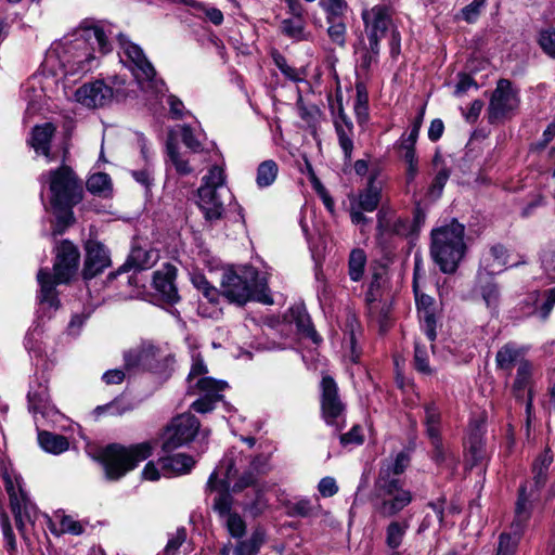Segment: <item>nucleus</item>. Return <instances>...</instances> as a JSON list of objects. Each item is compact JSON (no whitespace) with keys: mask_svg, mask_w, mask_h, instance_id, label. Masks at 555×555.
I'll return each instance as SVG.
<instances>
[{"mask_svg":"<svg viewBox=\"0 0 555 555\" xmlns=\"http://www.w3.org/2000/svg\"><path fill=\"white\" fill-rule=\"evenodd\" d=\"M158 257L159 255L156 249L134 245L126 264L137 270H145L153 267L157 262Z\"/></svg>","mask_w":555,"mask_h":555,"instance_id":"e433bc0d","label":"nucleus"},{"mask_svg":"<svg viewBox=\"0 0 555 555\" xmlns=\"http://www.w3.org/2000/svg\"><path fill=\"white\" fill-rule=\"evenodd\" d=\"M421 323L422 328L428 338V340L434 341L437 337L436 326L437 321L434 312L431 310H426L421 314Z\"/></svg>","mask_w":555,"mask_h":555,"instance_id":"e2e57ef3","label":"nucleus"},{"mask_svg":"<svg viewBox=\"0 0 555 555\" xmlns=\"http://www.w3.org/2000/svg\"><path fill=\"white\" fill-rule=\"evenodd\" d=\"M541 266L550 279L555 280V243H550L541 254Z\"/></svg>","mask_w":555,"mask_h":555,"instance_id":"5fc2aeb1","label":"nucleus"},{"mask_svg":"<svg viewBox=\"0 0 555 555\" xmlns=\"http://www.w3.org/2000/svg\"><path fill=\"white\" fill-rule=\"evenodd\" d=\"M335 131L345 160L350 162L353 152V127L341 128L340 126H337V128H335Z\"/></svg>","mask_w":555,"mask_h":555,"instance_id":"09e8293b","label":"nucleus"},{"mask_svg":"<svg viewBox=\"0 0 555 555\" xmlns=\"http://www.w3.org/2000/svg\"><path fill=\"white\" fill-rule=\"evenodd\" d=\"M112 35L111 25L85 21L48 51L44 64L53 68L54 61H59L60 67L76 69L107 66V60L114 57L109 41Z\"/></svg>","mask_w":555,"mask_h":555,"instance_id":"f03ea898","label":"nucleus"},{"mask_svg":"<svg viewBox=\"0 0 555 555\" xmlns=\"http://www.w3.org/2000/svg\"><path fill=\"white\" fill-rule=\"evenodd\" d=\"M111 263L108 250L96 241L86 243L85 279H92Z\"/></svg>","mask_w":555,"mask_h":555,"instance_id":"b1692460","label":"nucleus"},{"mask_svg":"<svg viewBox=\"0 0 555 555\" xmlns=\"http://www.w3.org/2000/svg\"><path fill=\"white\" fill-rule=\"evenodd\" d=\"M112 86L103 81L86 83L75 92V99L88 108L104 106L111 99L118 101L126 99L134 92L138 87L147 99L158 98L167 91L166 83L157 75V72H131L130 79L126 73L114 75L111 78Z\"/></svg>","mask_w":555,"mask_h":555,"instance_id":"7ed1b4c3","label":"nucleus"},{"mask_svg":"<svg viewBox=\"0 0 555 555\" xmlns=\"http://www.w3.org/2000/svg\"><path fill=\"white\" fill-rule=\"evenodd\" d=\"M24 345L31 357L42 358L46 356L43 330L40 325H35L27 332L24 339Z\"/></svg>","mask_w":555,"mask_h":555,"instance_id":"a19ab883","label":"nucleus"},{"mask_svg":"<svg viewBox=\"0 0 555 555\" xmlns=\"http://www.w3.org/2000/svg\"><path fill=\"white\" fill-rule=\"evenodd\" d=\"M314 506L310 499L304 498L289 506L291 516L309 517L313 514Z\"/></svg>","mask_w":555,"mask_h":555,"instance_id":"338daca9","label":"nucleus"},{"mask_svg":"<svg viewBox=\"0 0 555 555\" xmlns=\"http://www.w3.org/2000/svg\"><path fill=\"white\" fill-rule=\"evenodd\" d=\"M55 517L60 519V529L56 528L54 521L47 514H41L39 512L38 520L42 518L50 531L56 535L62 533L79 535L83 532L82 525L75 520L72 516L59 512L56 513Z\"/></svg>","mask_w":555,"mask_h":555,"instance_id":"f704fd0d","label":"nucleus"},{"mask_svg":"<svg viewBox=\"0 0 555 555\" xmlns=\"http://www.w3.org/2000/svg\"><path fill=\"white\" fill-rule=\"evenodd\" d=\"M264 542V532L256 529L247 540L240 541L234 550L235 555H257Z\"/></svg>","mask_w":555,"mask_h":555,"instance_id":"c03bdc74","label":"nucleus"},{"mask_svg":"<svg viewBox=\"0 0 555 555\" xmlns=\"http://www.w3.org/2000/svg\"><path fill=\"white\" fill-rule=\"evenodd\" d=\"M507 249L502 244L492 245L483 251L478 271L494 276L504 271L507 264Z\"/></svg>","mask_w":555,"mask_h":555,"instance_id":"c756f323","label":"nucleus"},{"mask_svg":"<svg viewBox=\"0 0 555 555\" xmlns=\"http://www.w3.org/2000/svg\"><path fill=\"white\" fill-rule=\"evenodd\" d=\"M87 190L94 195L108 197L112 194V180L107 173H93L87 180Z\"/></svg>","mask_w":555,"mask_h":555,"instance_id":"37998d69","label":"nucleus"},{"mask_svg":"<svg viewBox=\"0 0 555 555\" xmlns=\"http://www.w3.org/2000/svg\"><path fill=\"white\" fill-rule=\"evenodd\" d=\"M321 5L326 12L327 21L345 20L348 10V4L345 0H324Z\"/></svg>","mask_w":555,"mask_h":555,"instance_id":"3c124183","label":"nucleus"},{"mask_svg":"<svg viewBox=\"0 0 555 555\" xmlns=\"http://www.w3.org/2000/svg\"><path fill=\"white\" fill-rule=\"evenodd\" d=\"M327 34L332 41L340 47L344 46L346 35L345 20L327 21Z\"/></svg>","mask_w":555,"mask_h":555,"instance_id":"680f3d73","label":"nucleus"},{"mask_svg":"<svg viewBox=\"0 0 555 555\" xmlns=\"http://www.w3.org/2000/svg\"><path fill=\"white\" fill-rule=\"evenodd\" d=\"M403 151L402 159L406 165L405 181L411 184L418 175V158L415 147H400Z\"/></svg>","mask_w":555,"mask_h":555,"instance_id":"49530a36","label":"nucleus"},{"mask_svg":"<svg viewBox=\"0 0 555 555\" xmlns=\"http://www.w3.org/2000/svg\"><path fill=\"white\" fill-rule=\"evenodd\" d=\"M367 257L362 248H353L348 258V275L352 282H360L365 273Z\"/></svg>","mask_w":555,"mask_h":555,"instance_id":"ea45409f","label":"nucleus"},{"mask_svg":"<svg viewBox=\"0 0 555 555\" xmlns=\"http://www.w3.org/2000/svg\"><path fill=\"white\" fill-rule=\"evenodd\" d=\"M55 127L51 122L38 125L34 127L29 143L35 150L36 154H40L47 157L50 162L52 160L50 154V143L54 135Z\"/></svg>","mask_w":555,"mask_h":555,"instance_id":"72a5a7b5","label":"nucleus"},{"mask_svg":"<svg viewBox=\"0 0 555 555\" xmlns=\"http://www.w3.org/2000/svg\"><path fill=\"white\" fill-rule=\"evenodd\" d=\"M474 294L479 295L492 315H498L501 302V292L494 276L477 271Z\"/></svg>","mask_w":555,"mask_h":555,"instance_id":"5701e85b","label":"nucleus"},{"mask_svg":"<svg viewBox=\"0 0 555 555\" xmlns=\"http://www.w3.org/2000/svg\"><path fill=\"white\" fill-rule=\"evenodd\" d=\"M121 53L119 54L120 62L132 69H154L151 62L146 57L143 50L125 35L118 36Z\"/></svg>","mask_w":555,"mask_h":555,"instance_id":"cd10ccee","label":"nucleus"},{"mask_svg":"<svg viewBox=\"0 0 555 555\" xmlns=\"http://www.w3.org/2000/svg\"><path fill=\"white\" fill-rule=\"evenodd\" d=\"M287 324H295L297 331L305 337L310 338L314 344L321 341V337L314 330L311 319L304 306H293L284 315V320H269L262 327L266 340L257 339L258 350H282L286 343L282 339L288 336Z\"/></svg>","mask_w":555,"mask_h":555,"instance_id":"6e6552de","label":"nucleus"},{"mask_svg":"<svg viewBox=\"0 0 555 555\" xmlns=\"http://www.w3.org/2000/svg\"><path fill=\"white\" fill-rule=\"evenodd\" d=\"M529 519L520 518L517 509H515V517L509 532H503L500 535L496 555H513L515 553Z\"/></svg>","mask_w":555,"mask_h":555,"instance_id":"7c9ffc66","label":"nucleus"},{"mask_svg":"<svg viewBox=\"0 0 555 555\" xmlns=\"http://www.w3.org/2000/svg\"><path fill=\"white\" fill-rule=\"evenodd\" d=\"M519 354V350L514 344H505L496 353V366L501 370L511 371Z\"/></svg>","mask_w":555,"mask_h":555,"instance_id":"a18cd8bd","label":"nucleus"},{"mask_svg":"<svg viewBox=\"0 0 555 555\" xmlns=\"http://www.w3.org/2000/svg\"><path fill=\"white\" fill-rule=\"evenodd\" d=\"M281 28L283 34L293 39L300 40L304 38V22L300 18L284 20Z\"/></svg>","mask_w":555,"mask_h":555,"instance_id":"0e129e2a","label":"nucleus"},{"mask_svg":"<svg viewBox=\"0 0 555 555\" xmlns=\"http://www.w3.org/2000/svg\"><path fill=\"white\" fill-rule=\"evenodd\" d=\"M186 540V530L181 527L178 528L173 533L169 535L168 542L165 546L164 553L165 555H176L180 548V546Z\"/></svg>","mask_w":555,"mask_h":555,"instance_id":"13d9d810","label":"nucleus"},{"mask_svg":"<svg viewBox=\"0 0 555 555\" xmlns=\"http://www.w3.org/2000/svg\"><path fill=\"white\" fill-rule=\"evenodd\" d=\"M29 409L35 413L41 415L49 414L53 406L50 403V396L48 391V379L42 376H36L30 383L28 391Z\"/></svg>","mask_w":555,"mask_h":555,"instance_id":"bb28decb","label":"nucleus"},{"mask_svg":"<svg viewBox=\"0 0 555 555\" xmlns=\"http://www.w3.org/2000/svg\"><path fill=\"white\" fill-rule=\"evenodd\" d=\"M199 135L201 133L197 129L190 125H177L169 130L166 150L167 155L178 173L188 175L192 171L188 160L184 159L179 152L178 141L181 140L189 150L196 153L202 150V143L198 139Z\"/></svg>","mask_w":555,"mask_h":555,"instance_id":"2eb2a0df","label":"nucleus"},{"mask_svg":"<svg viewBox=\"0 0 555 555\" xmlns=\"http://www.w3.org/2000/svg\"><path fill=\"white\" fill-rule=\"evenodd\" d=\"M38 442L43 451L54 455H59L69 448L66 437L47 430L38 433Z\"/></svg>","mask_w":555,"mask_h":555,"instance_id":"58836bf2","label":"nucleus"},{"mask_svg":"<svg viewBox=\"0 0 555 555\" xmlns=\"http://www.w3.org/2000/svg\"><path fill=\"white\" fill-rule=\"evenodd\" d=\"M162 474L165 477L179 476L188 474L193 468L195 461L192 456L184 453L163 456L159 459Z\"/></svg>","mask_w":555,"mask_h":555,"instance_id":"473e14b6","label":"nucleus"},{"mask_svg":"<svg viewBox=\"0 0 555 555\" xmlns=\"http://www.w3.org/2000/svg\"><path fill=\"white\" fill-rule=\"evenodd\" d=\"M210 273L219 280L221 294L230 302L244 305L254 300L266 305L273 304L266 274L250 264L222 269L210 267Z\"/></svg>","mask_w":555,"mask_h":555,"instance_id":"20e7f679","label":"nucleus"},{"mask_svg":"<svg viewBox=\"0 0 555 555\" xmlns=\"http://www.w3.org/2000/svg\"><path fill=\"white\" fill-rule=\"evenodd\" d=\"M425 115V107H422L417 114V116L414 118L410 132L405 137V134H402L398 142L399 147H415V144L418 139L420 130L422 128V124L424 120Z\"/></svg>","mask_w":555,"mask_h":555,"instance_id":"de8ad7c7","label":"nucleus"},{"mask_svg":"<svg viewBox=\"0 0 555 555\" xmlns=\"http://www.w3.org/2000/svg\"><path fill=\"white\" fill-rule=\"evenodd\" d=\"M79 251L77 247L68 241H64L57 247L56 258L53 266L54 273L51 274L47 269H40L37 280L40 285L39 301L52 309H57L59 298L55 287L59 284L69 282L75 275L79 264Z\"/></svg>","mask_w":555,"mask_h":555,"instance_id":"0eeeda50","label":"nucleus"},{"mask_svg":"<svg viewBox=\"0 0 555 555\" xmlns=\"http://www.w3.org/2000/svg\"><path fill=\"white\" fill-rule=\"evenodd\" d=\"M321 417L327 426L339 431L346 421L347 404L343 400L335 379L324 375L319 385Z\"/></svg>","mask_w":555,"mask_h":555,"instance_id":"4468645a","label":"nucleus"},{"mask_svg":"<svg viewBox=\"0 0 555 555\" xmlns=\"http://www.w3.org/2000/svg\"><path fill=\"white\" fill-rule=\"evenodd\" d=\"M210 227L214 220L222 219L225 224H244L242 206L225 184L224 159L215 142L210 141Z\"/></svg>","mask_w":555,"mask_h":555,"instance_id":"39448f33","label":"nucleus"},{"mask_svg":"<svg viewBox=\"0 0 555 555\" xmlns=\"http://www.w3.org/2000/svg\"><path fill=\"white\" fill-rule=\"evenodd\" d=\"M176 357L167 345H155L143 341L124 353V364L127 371L141 369L167 378L173 371Z\"/></svg>","mask_w":555,"mask_h":555,"instance_id":"9d476101","label":"nucleus"},{"mask_svg":"<svg viewBox=\"0 0 555 555\" xmlns=\"http://www.w3.org/2000/svg\"><path fill=\"white\" fill-rule=\"evenodd\" d=\"M2 477L10 498V505L17 530L22 535H25L27 526H34L38 521L39 511L25 491L23 479L20 475L13 470L5 469Z\"/></svg>","mask_w":555,"mask_h":555,"instance_id":"f8f14e48","label":"nucleus"},{"mask_svg":"<svg viewBox=\"0 0 555 555\" xmlns=\"http://www.w3.org/2000/svg\"><path fill=\"white\" fill-rule=\"evenodd\" d=\"M377 230L380 234L406 237L412 232V225L408 218L395 217L385 210L377 214Z\"/></svg>","mask_w":555,"mask_h":555,"instance_id":"2f4dec72","label":"nucleus"},{"mask_svg":"<svg viewBox=\"0 0 555 555\" xmlns=\"http://www.w3.org/2000/svg\"><path fill=\"white\" fill-rule=\"evenodd\" d=\"M519 96L512 83L506 79H500L492 91L487 108L489 124H503L511 119L519 107Z\"/></svg>","mask_w":555,"mask_h":555,"instance_id":"dca6fc26","label":"nucleus"},{"mask_svg":"<svg viewBox=\"0 0 555 555\" xmlns=\"http://www.w3.org/2000/svg\"><path fill=\"white\" fill-rule=\"evenodd\" d=\"M268 504L263 492L261 490H256L254 500L244 503L243 508L253 517H257L264 512Z\"/></svg>","mask_w":555,"mask_h":555,"instance_id":"4d7b16f0","label":"nucleus"},{"mask_svg":"<svg viewBox=\"0 0 555 555\" xmlns=\"http://www.w3.org/2000/svg\"><path fill=\"white\" fill-rule=\"evenodd\" d=\"M451 171L448 167L442 166L436 173L429 186V193L433 196L439 197L442 194L443 188L450 178Z\"/></svg>","mask_w":555,"mask_h":555,"instance_id":"052dcab7","label":"nucleus"},{"mask_svg":"<svg viewBox=\"0 0 555 555\" xmlns=\"http://www.w3.org/2000/svg\"><path fill=\"white\" fill-rule=\"evenodd\" d=\"M152 452L149 443L143 442L130 447L113 443L103 448L98 455L108 480H118L139 463L146 460Z\"/></svg>","mask_w":555,"mask_h":555,"instance_id":"9b49d317","label":"nucleus"},{"mask_svg":"<svg viewBox=\"0 0 555 555\" xmlns=\"http://www.w3.org/2000/svg\"><path fill=\"white\" fill-rule=\"evenodd\" d=\"M378 171L370 173L366 186L360 190L356 201L351 202L350 218L356 225H365L370 219L363 214L377 209L382 198V184L377 181Z\"/></svg>","mask_w":555,"mask_h":555,"instance_id":"a211bd4d","label":"nucleus"},{"mask_svg":"<svg viewBox=\"0 0 555 555\" xmlns=\"http://www.w3.org/2000/svg\"><path fill=\"white\" fill-rule=\"evenodd\" d=\"M423 425L428 438L441 436L442 415L440 408L435 401H429L424 404Z\"/></svg>","mask_w":555,"mask_h":555,"instance_id":"c9c22d12","label":"nucleus"},{"mask_svg":"<svg viewBox=\"0 0 555 555\" xmlns=\"http://www.w3.org/2000/svg\"><path fill=\"white\" fill-rule=\"evenodd\" d=\"M411 457L408 452L400 451L395 457L383 462L375 481H391L403 483L400 476L410 465Z\"/></svg>","mask_w":555,"mask_h":555,"instance_id":"c85d7f7f","label":"nucleus"},{"mask_svg":"<svg viewBox=\"0 0 555 555\" xmlns=\"http://www.w3.org/2000/svg\"><path fill=\"white\" fill-rule=\"evenodd\" d=\"M190 348H192L190 339H188ZM192 365L188 375V393L199 396L191 408L197 413L208 412V376L204 359L201 353H196L191 349Z\"/></svg>","mask_w":555,"mask_h":555,"instance_id":"6ab92c4d","label":"nucleus"},{"mask_svg":"<svg viewBox=\"0 0 555 555\" xmlns=\"http://www.w3.org/2000/svg\"><path fill=\"white\" fill-rule=\"evenodd\" d=\"M279 173L278 164L268 159L258 165L256 173V184L259 189L269 188L274 183Z\"/></svg>","mask_w":555,"mask_h":555,"instance_id":"79ce46f5","label":"nucleus"},{"mask_svg":"<svg viewBox=\"0 0 555 555\" xmlns=\"http://www.w3.org/2000/svg\"><path fill=\"white\" fill-rule=\"evenodd\" d=\"M538 42L545 54L555 59V29L553 27L541 29Z\"/></svg>","mask_w":555,"mask_h":555,"instance_id":"864d4df0","label":"nucleus"},{"mask_svg":"<svg viewBox=\"0 0 555 555\" xmlns=\"http://www.w3.org/2000/svg\"><path fill=\"white\" fill-rule=\"evenodd\" d=\"M229 384L223 379L210 377V413L227 421L229 427H233L235 420L243 421L236 409L224 400L222 391L229 389Z\"/></svg>","mask_w":555,"mask_h":555,"instance_id":"4be33fe9","label":"nucleus"},{"mask_svg":"<svg viewBox=\"0 0 555 555\" xmlns=\"http://www.w3.org/2000/svg\"><path fill=\"white\" fill-rule=\"evenodd\" d=\"M430 256L444 274H453L464 259L467 245L465 243V225L456 219L435 228L430 232Z\"/></svg>","mask_w":555,"mask_h":555,"instance_id":"423d86ee","label":"nucleus"},{"mask_svg":"<svg viewBox=\"0 0 555 555\" xmlns=\"http://www.w3.org/2000/svg\"><path fill=\"white\" fill-rule=\"evenodd\" d=\"M465 461L470 469L478 466L485 460L483 430L480 424L469 425L468 436L465 442Z\"/></svg>","mask_w":555,"mask_h":555,"instance_id":"393cba45","label":"nucleus"},{"mask_svg":"<svg viewBox=\"0 0 555 555\" xmlns=\"http://www.w3.org/2000/svg\"><path fill=\"white\" fill-rule=\"evenodd\" d=\"M192 201L198 206L203 212L205 220H208V176H203L202 185L193 194Z\"/></svg>","mask_w":555,"mask_h":555,"instance_id":"603ef678","label":"nucleus"},{"mask_svg":"<svg viewBox=\"0 0 555 555\" xmlns=\"http://www.w3.org/2000/svg\"><path fill=\"white\" fill-rule=\"evenodd\" d=\"M199 430V421L191 413L180 414L171 420L162 435L165 452L183 447L194 440Z\"/></svg>","mask_w":555,"mask_h":555,"instance_id":"f3484780","label":"nucleus"},{"mask_svg":"<svg viewBox=\"0 0 555 555\" xmlns=\"http://www.w3.org/2000/svg\"><path fill=\"white\" fill-rule=\"evenodd\" d=\"M544 300L540 306L534 308V313L541 319L546 320L551 314L554 306H555V286L550 288L543 293Z\"/></svg>","mask_w":555,"mask_h":555,"instance_id":"6e6d98bb","label":"nucleus"},{"mask_svg":"<svg viewBox=\"0 0 555 555\" xmlns=\"http://www.w3.org/2000/svg\"><path fill=\"white\" fill-rule=\"evenodd\" d=\"M532 479L526 480L518 489L515 504L520 518H531L533 508L541 500L542 489L547 481V475L532 473Z\"/></svg>","mask_w":555,"mask_h":555,"instance_id":"aec40b11","label":"nucleus"},{"mask_svg":"<svg viewBox=\"0 0 555 555\" xmlns=\"http://www.w3.org/2000/svg\"><path fill=\"white\" fill-rule=\"evenodd\" d=\"M177 269L170 263H166L160 270L154 272V288L163 296L164 300L173 304L179 300L178 289L175 285Z\"/></svg>","mask_w":555,"mask_h":555,"instance_id":"a878e982","label":"nucleus"},{"mask_svg":"<svg viewBox=\"0 0 555 555\" xmlns=\"http://www.w3.org/2000/svg\"><path fill=\"white\" fill-rule=\"evenodd\" d=\"M531 373V364L528 361H522L517 369L516 378L514 380V389L516 391L524 390L529 385Z\"/></svg>","mask_w":555,"mask_h":555,"instance_id":"bf43d9fd","label":"nucleus"},{"mask_svg":"<svg viewBox=\"0 0 555 555\" xmlns=\"http://www.w3.org/2000/svg\"><path fill=\"white\" fill-rule=\"evenodd\" d=\"M487 0H473L469 4L464 7L461 11L463 20L467 23H474L477 21L481 13V9L485 7Z\"/></svg>","mask_w":555,"mask_h":555,"instance_id":"774afa93","label":"nucleus"},{"mask_svg":"<svg viewBox=\"0 0 555 555\" xmlns=\"http://www.w3.org/2000/svg\"><path fill=\"white\" fill-rule=\"evenodd\" d=\"M375 509L383 518L397 517L413 501V494L403 483L375 481Z\"/></svg>","mask_w":555,"mask_h":555,"instance_id":"ddd939ff","label":"nucleus"},{"mask_svg":"<svg viewBox=\"0 0 555 555\" xmlns=\"http://www.w3.org/2000/svg\"><path fill=\"white\" fill-rule=\"evenodd\" d=\"M270 470L269 457L259 454L249 457L236 448L228 450L212 473H210V492L220 487L218 495L214 499V509L224 521L229 533L233 538L244 535L246 525L243 518L231 512L232 495L230 490L238 492L254 487L260 476Z\"/></svg>","mask_w":555,"mask_h":555,"instance_id":"f257e3e1","label":"nucleus"},{"mask_svg":"<svg viewBox=\"0 0 555 555\" xmlns=\"http://www.w3.org/2000/svg\"><path fill=\"white\" fill-rule=\"evenodd\" d=\"M48 183L57 222L62 227H67L73 219L72 207L81 199V185L68 166L49 171Z\"/></svg>","mask_w":555,"mask_h":555,"instance_id":"1a4fd4ad","label":"nucleus"},{"mask_svg":"<svg viewBox=\"0 0 555 555\" xmlns=\"http://www.w3.org/2000/svg\"><path fill=\"white\" fill-rule=\"evenodd\" d=\"M479 86L475 81V79L468 75L466 72H460L459 74V80L455 85L454 94L456 96H462L463 94L467 93L469 90H478Z\"/></svg>","mask_w":555,"mask_h":555,"instance_id":"69168bd1","label":"nucleus"},{"mask_svg":"<svg viewBox=\"0 0 555 555\" xmlns=\"http://www.w3.org/2000/svg\"><path fill=\"white\" fill-rule=\"evenodd\" d=\"M130 410H132L131 403L127 402L124 398L120 397L114 399L109 403L96 406L94 413L98 416L102 414L121 415Z\"/></svg>","mask_w":555,"mask_h":555,"instance_id":"8fccbe9b","label":"nucleus"},{"mask_svg":"<svg viewBox=\"0 0 555 555\" xmlns=\"http://www.w3.org/2000/svg\"><path fill=\"white\" fill-rule=\"evenodd\" d=\"M362 18L365 24L370 48L373 52H376L378 41L386 35L391 23L389 10L385 5H375L372 9L364 10Z\"/></svg>","mask_w":555,"mask_h":555,"instance_id":"412c9836","label":"nucleus"},{"mask_svg":"<svg viewBox=\"0 0 555 555\" xmlns=\"http://www.w3.org/2000/svg\"><path fill=\"white\" fill-rule=\"evenodd\" d=\"M409 528V519H392L385 529L386 545L392 551L398 550L402 545Z\"/></svg>","mask_w":555,"mask_h":555,"instance_id":"4c0bfd02","label":"nucleus"}]
</instances>
